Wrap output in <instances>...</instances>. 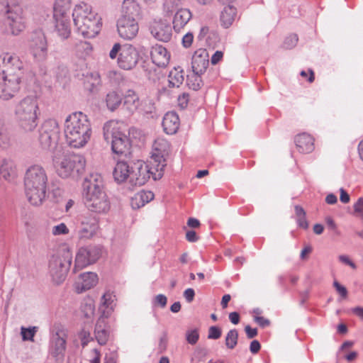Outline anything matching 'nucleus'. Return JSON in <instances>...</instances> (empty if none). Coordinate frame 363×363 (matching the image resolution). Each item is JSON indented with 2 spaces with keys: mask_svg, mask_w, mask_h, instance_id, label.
Here are the masks:
<instances>
[{
  "mask_svg": "<svg viewBox=\"0 0 363 363\" xmlns=\"http://www.w3.org/2000/svg\"><path fill=\"white\" fill-rule=\"evenodd\" d=\"M203 74H204V73H196V72L191 71V72L187 75L186 83L188 86L194 91L200 89L203 86L202 80Z\"/></svg>",
  "mask_w": 363,
  "mask_h": 363,
  "instance_id": "nucleus-40",
  "label": "nucleus"
},
{
  "mask_svg": "<svg viewBox=\"0 0 363 363\" xmlns=\"http://www.w3.org/2000/svg\"><path fill=\"white\" fill-rule=\"evenodd\" d=\"M338 259L341 262L350 266L353 269L357 268V265L349 258L348 256L342 255L338 257Z\"/></svg>",
  "mask_w": 363,
  "mask_h": 363,
  "instance_id": "nucleus-58",
  "label": "nucleus"
},
{
  "mask_svg": "<svg viewBox=\"0 0 363 363\" xmlns=\"http://www.w3.org/2000/svg\"><path fill=\"white\" fill-rule=\"evenodd\" d=\"M30 40L34 44L33 45H47L48 43L42 29L34 30L30 34Z\"/></svg>",
  "mask_w": 363,
  "mask_h": 363,
  "instance_id": "nucleus-41",
  "label": "nucleus"
},
{
  "mask_svg": "<svg viewBox=\"0 0 363 363\" xmlns=\"http://www.w3.org/2000/svg\"><path fill=\"white\" fill-rule=\"evenodd\" d=\"M196 40L200 45H216L220 42V37L216 30L203 26L201 28Z\"/></svg>",
  "mask_w": 363,
  "mask_h": 363,
  "instance_id": "nucleus-22",
  "label": "nucleus"
},
{
  "mask_svg": "<svg viewBox=\"0 0 363 363\" xmlns=\"http://www.w3.org/2000/svg\"><path fill=\"white\" fill-rule=\"evenodd\" d=\"M199 338V334L197 329L189 330L186 331V339L188 343L195 345Z\"/></svg>",
  "mask_w": 363,
  "mask_h": 363,
  "instance_id": "nucleus-48",
  "label": "nucleus"
},
{
  "mask_svg": "<svg viewBox=\"0 0 363 363\" xmlns=\"http://www.w3.org/2000/svg\"><path fill=\"white\" fill-rule=\"evenodd\" d=\"M64 131L66 142L70 147H83L91 135V123L85 114L75 112L67 117Z\"/></svg>",
  "mask_w": 363,
  "mask_h": 363,
  "instance_id": "nucleus-3",
  "label": "nucleus"
},
{
  "mask_svg": "<svg viewBox=\"0 0 363 363\" xmlns=\"http://www.w3.org/2000/svg\"><path fill=\"white\" fill-rule=\"evenodd\" d=\"M0 15L12 35H17L26 28V18L20 0H0Z\"/></svg>",
  "mask_w": 363,
  "mask_h": 363,
  "instance_id": "nucleus-7",
  "label": "nucleus"
},
{
  "mask_svg": "<svg viewBox=\"0 0 363 363\" xmlns=\"http://www.w3.org/2000/svg\"><path fill=\"white\" fill-rule=\"evenodd\" d=\"M101 255V249L99 246H88L79 250L74 267V272L81 269L96 262Z\"/></svg>",
  "mask_w": 363,
  "mask_h": 363,
  "instance_id": "nucleus-15",
  "label": "nucleus"
},
{
  "mask_svg": "<svg viewBox=\"0 0 363 363\" xmlns=\"http://www.w3.org/2000/svg\"><path fill=\"white\" fill-rule=\"evenodd\" d=\"M245 331L246 333L247 338L249 339H252L257 335V328H252L250 325H246L245 327Z\"/></svg>",
  "mask_w": 363,
  "mask_h": 363,
  "instance_id": "nucleus-61",
  "label": "nucleus"
},
{
  "mask_svg": "<svg viewBox=\"0 0 363 363\" xmlns=\"http://www.w3.org/2000/svg\"><path fill=\"white\" fill-rule=\"evenodd\" d=\"M298 35L295 33L290 34L287 36L284 40L285 45H296L298 43Z\"/></svg>",
  "mask_w": 363,
  "mask_h": 363,
  "instance_id": "nucleus-57",
  "label": "nucleus"
},
{
  "mask_svg": "<svg viewBox=\"0 0 363 363\" xmlns=\"http://www.w3.org/2000/svg\"><path fill=\"white\" fill-rule=\"evenodd\" d=\"M122 100L121 95L116 91H109L105 98L107 108L112 112L118 108L122 103Z\"/></svg>",
  "mask_w": 363,
  "mask_h": 363,
  "instance_id": "nucleus-39",
  "label": "nucleus"
},
{
  "mask_svg": "<svg viewBox=\"0 0 363 363\" xmlns=\"http://www.w3.org/2000/svg\"><path fill=\"white\" fill-rule=\"evenodd\" d=\"M138 59L139 53L135 47H122L118 57V64L121 68L130 70L135 67Z\"/></svg>",
  "mask_w": 363,
  "mask_h": 363,
  "instance_id": "nucleus-18",
  "label": "nucleus"
},
{
  "mask_svg": "<svg viewBox=\"0 0 363 363\" xmlns=\"http://www.w3.org/2000/svg\"><path fill=\"white\" fill-rule=\"evenodd\" d=\"M38 330V327L33 326L26 328L25 327H21V334L22 336V339L23 341L30 340L33 341V337Z\"/></svg>",
  "mask_w": 363,
  "mask_h": 363,
  "instance_id": "nucleus-45",
  "label": "nucleus"
},
{
  "mask_svg": "<svg viewBox=\"0 0 363 363\" xmlns=\"http://www.w3.org/2000/svg\"><path fill=\"white\" fill-rule=\"evenodd\" d=\"M191 67L192 72L205 73L209 65V55L203 48L196 50L192 55Z\"/></svg>",
  "mask_w": 363,
  "mask_h": 363,
  "instance_id": "nucleus-21",
  "label": "nucleus"
},
{
  "mask_svg": "<svg viewBox=\"0 0 363 363\" xmlns=\"http://www.w3.org/2000/svg\"><path fill=\"white\" fill-rule=\"evenodd\" d=\"M189 99V96L188 94L183 93L182 95L178 97V105L182 108H184L187 106L188 102Z\"/></svg>",
  "mask_w": 363,
  "mask_h": 363,
  "instance_id": "nucleus-55",
  "label": "nucleus"
},
{
  "mask_svg": "<svg viewBox=\"0 0 363 363\" xmlns=\"http://www.w3.org/2000/svg\"><path fill=\"white\" fill-rule=\"evenodd\" d=\"M23 68L16 55L5 52L0 55V99L9 100L19 91Z\"/></svg>",
  "mask_w": 363,
  "mask_h": 363,
  "instance_id": "nucleus-1",
  "label": "nucleus"
},
{
  "mask_svg": "<svg viewBox=\"0 0 363 363\" xmlns=\"http://www.w3.org/2000/svg\"><path fill=\"white\" fill-rule=\"evenodd\" d=\"M140 15V7L135 0H124L122 4L121 18L133 21H138Z\"/></svg>",
  "mask_w": 363,
  "mask_h": 363,
  "instance_id": "nucleus-23",
  "label": "nucleus"
},
{
  "mask_svg": "<svg viewBox=\"0 0 363 363\" xmlns=\"http://www.w3.org/2000/svg\"><path fill=\"white\" fill-rule=\"evenodd\" d=\"M33 50L34 57L38 60L46 58L48 50L46 47H34Z\"/></svg>",
  "mask_w": 363,
  "mask_h": 363,
  "instance_id": "nucleus-49",
  "label": "nucleus"
},
{
  "mask_svg": "<svg viewBox=\"0 0 363 363\" xmlns=\"http://www.w3.org/2000/svg\"><path fill=\"white\" fill-rule=\"evenodd\" d=\"M38 141L42 149L55 153H61L62 147L58 145L60 128L55 119L45 120L39 130Z\"/></svg>",
  "mask_w": 363,
  "mask_h": 363,
  "instance_id": "nucleus-9",
  "label": "nucleus"
},
{
  "mask_svg": "<svg viewBox=\"0 0 363 363\" xmlns=\"http://www.w3.org/2000/svg\"><path fill=\"white\" fill-rule=\"evenodd\" d=\"M79 337L81 340L82 345L84 347L89 342L92 338L91 337V334L89 331L85 330L83 329L79 333Z\"/></svg>",
  "mask_w": 363,
  "mask_h": 363,
  "instance_id": "nucleus-53",
  "label": "nucleus"
},
{
  "mask_svg": "<svg viewBox=\"0 0 363 363\" xmlns=\"http://www.w3.org/2000/svg\"><path fill=\"white\" fill-rule=\"evenodd\" d=\"M238 332L236 329L230 330L225 338V345L229 350H233L238 345Z\"/></svg>",
  "mask_w": 363,
  "mask_h": 363,
  "instance_id": "nucleus-43",
  "label": "nucleus"
},
{
  "mask_svg": "<svg viewBox=\"0 0 363 363\" xmlns=\"http://www.w3.org/2000/svg\"><path fill=\"white\" fill-rule=\"evenodd\" d=\"M163 174L156 169L152 170V164H145L142 161H138L131 166V174L130 183L135 186H142L152 176L154 180L162 178Z\"/></svg>",
  "mask_w": 363,
  "mask_h": 363,
  "instance_id": "nucleus-13",
  "label": "nucleus"
},
{
  "mask_svg": "<svg viewBox=\"0 0 363 363\" xmlns=\"http://www.w3.org/2000/svg\"><path fill=\"white\" fill-rule=\"evenodd\" d=\"M114 304L111 294L105 293L101 298V303L99 306L100 317L108 318L113 311Z\"/></svg>",
  "mask_w": 363,
  "mask_h": 363,
  "instance_id": "nucleus-36",
  "label": "nucleus"
},
{
  "mask_svg": "<svg viewBox=\"0 0 363 363\" xmlns=\"http://www.w3.org/2000/svg\"><path fill=\"white\" fill-rule=\"evenodd\" d=\"M167 298L163 294H158L155 297V304L160 306L162 308H164L167 305Z\"/></svg>",
  "mask_w": 363,
  "mask_h": 363,
  "instance_id": "nucleus-56",
  "label": "nucleus"
},
{
  "mask_svg": "<svg viewBox=\"0 0 363 363\" xmlns=\"http://www.w3.org/2000/svg\"><path fill=\"white\" fill-rule=\"evenodd\" d=\"M195 296V291L193 289L189 288L184 291V297L188 303L193 301Z\"/></svg>",
  "mask_w": 363,
  "mask_h": 363,
  "instance_id": "nucleus-59",
  "label": "nucleus"
},
{
  "mask_svg": "<svg viewBox=\"0 0 363 363\" xmlns=\"http://www.w3.org/2000/svg\"><path fill=\"white\" fill-rule=\"evenodd\" d=\"M295 143L300 152L309 153L314 150V140L308 134L298 135L295 138Z\"/></svg>",
  "mask_w": 363,
  "mask_h": 363,
  "instance_id": "nucleus-28",
  "label": "nucleus"
},
{
  "mask_svg": "<svg viewBox=\"0 0 363 363\" xmlns=\"http://www.w3.org/2000/svg\"><path fill=\"white\" fill-rule=\"evenodd\" d=\"M152 147L150 161L152 164V170L156 169L163 174L167 165L166 159L169 156L170 145L167 140L157 138L155 140Z\"/></svg>",
  "mask_w": 363,
  "mask_h": 363,
  "instance_id": "nucleus-14",
  "label": "nucleus"
},
{
  "mask_svg": "<svg viewBox=\"0 0 363 363\" xmlns=\"http://www.w3.org/2000/svg\"><path fill=\"white\" fill-rule=\"evenodd\" d=\"M181 0H164L163 3L164 12L167 15H171L174 12L176 13L182 9Z\"/></svg>",
  "mask_w": 363,
  "mask_h": 363,
  "instance_id": "nucleus-42",
  "label": "nucleus"
},
{
  "mask_svg": "<svg viewBox=\"0 0 363 363\" xmlns=\"http://www.w3.org/2000/svg\"><path fill=\"white\" fill-rule=\"evenodd\" d=\"M104 317H99L95 325V337L99 345H106L109 337V333L106 329V322Z\"/></svg>",
  "mask_w": 363,
  "mask_h": 363,
  "instance_id": "nucleus-32",
  "label": "nucleus"
},
{
  "mask_svg": "<svg viewBox=\"0 0 363 363\" xmlns=\"http://www.w3.org/2000/svg\"><path fill=\"white\" fill-rule=\"evenodd\" d=\"M84 88L91 94H95L99 91L101 85L100 75L98 72H88L84 77Z\"/></svg>",
  "mask_w": 363,
  "mask_h": 363,
  "instance_id": "nucleus-31",
  "label": "nucleus"
},
{
  "mask_svg": "<svg viewBox=\"0 0 363 363\" xmlns=\"http://www.w3.org/2000/svg\"><path fill=\"white\" fill-rule=\"evenodd\" d=\"M193 40L194 35L193 33L190 32L185 34L182 39L183 45H191Z\"/></svg>",
  "mask_w": 363,
  "mask_h": 363,
  "instance_id": "nucleus-60",
  "label": "nucleus"
},
{
  "mask_svg": "<svg viewBox=\"0 0 363 363\" xmlns=\"http://www.w3.org/2000/svg\"><path fill=\"white\" fill-rule=\"evenodd\" d=\"M98 281L96 274L94 272H86L80 274L79 280L76 283V290L82 293L94 287Z\"/></svg>",
  "mask_w": 363,
  "mask_h": 363,
  "instance_id": "nucleus-25",
  "label": "nucleus"
},
{
  "mask_svg": "<svg viewBox=\"0 0 363 363\" xmlns=\"http://www.w3.org/2000/svg\"><path fill=\"white\" fill-rule=\"evenodd\" d=\"M143 72L145 76L150 81L155 82L161 78L162 73L161 69L158 67H155L154 65L150 63L144 62L142 66Z\"/></svg>",
  "mask_w": 363,
  "mask_h": 363,
  "instance_id": "nucleus-38",
  "label": "nucleus"
},
{
  "mask_svg": "<svg viewBox=\"0 0 363 363\" xmlns=\"http://www.w3.org/2000/svg\"><path fill=\"white\" fill-rule=\"evenodd\" d=\"M83 201L86 209L94 213L105 214L111 208L108 196L105 191L101 174H91L84 179Z\"/></svg>",
  "mask_w": 363,
  "mask_h": 363,
  "instance_id": "nucleus-2",
  "label": "nucleus"
},
{
  "mask_svg": "<svg viewBox=\"0 0 363 363\" xmlns=\"http://www.w3.org/2000/svg\"><path fill=\"white\" fill-rule=\"evenodd\" d=\"M179 118L175 112H167L162 120L164 131L168 135H172L177 132L179 127Z\"/></svg>",
  "mask_w": 363,
  "mask_h": 363,
  "instance_id": "nucleus-27",
  "label": "nucleus"
},
{
  "mask_svg": "<svg viewBox=\"0 0 363 363\" xmlns=\"http://www.w3.org/2000/svg\"><path fill=\"white\" fill-rule=\"evenodd\" d=\"M333 286L342 298H346L347 297V290L345 286L340 284L337 281L333 282Z\"/></svg>",
  "mask_w": 363,
  "mask_h": 363,
  "instance_id": "nucleus-54",
  "label": "nucleus"
},
{
  "mask_svg": "<svg viewBox=\"0 0 363 363\" xmlns=\"http://www.w3.org/2000/svg\"><path fill=\"white\" fill-rule=\"evenodd\" d=\"M77 30L84 38H94L100 30V23L91 6L82 2L75 6L72 13Z\"/></svg>",
  "mask_w": 363,
  "mask_h": 363,
  "instance_id": "nucleus-6",
  "label": "nucleus"
},
{
  "mask_svg": "<svg viewBox=\"0 0 363 363\" xmlns=\"http://www.w3.org/2000/svg\"><path fill=\"white\" fill-rule=\"evenodd\" d=\"M72 259V253L68 247H63L52 256L49 262V272L56 284H60L65 280Z\"/></svg>",
  "mask_w": 363,
  "mask_h": 363,
  "instance_id": "nucleus-11",
  "label": "nucleus"
},
{
  "mask_svg": "<svg viewBox=\"0 0 363 363\" xmlns=\"http://www.w3.org/2000/svg\"><path fill=\"white\" fill-rule=\"evenodd\" d=\"M131 167L125 162H117L113 174L116 182L122 183L126 179L130 180Z\"/></svg>",
  "mask_w": 363,
  "mask_h": 363,
  "instance_id": "nucleus-33",
  "label": "nucleus"
},
{
  "mask_svg": "<svg viewBox=\"0 0 363 363\" xmlns=\"http://www.w3.org/2000/svg\"><path fill=\"white\" fill-rule=\"evenodd\" d=\"M261 348V345L258 340H252L250 345V350L252 354H257Z\"/></svg>",
  "mask_w": 363,
  "mask_h": 363,
  "instance_id": "nucleus-62",
  "label": "nucleus"
},
{
  "mask_svg": "<svg viewBox=\"0 0 363 363\" xmlns=\"http://www.w3.org/2000/svg\"><path fill=\"white\" fill-rule=\"evenodd\" d=\"M151 35L158 41L168 43L172 35V26L167 20H155L150 26Z\"/></svg>",
  "mask_w": 363,
  "mask_h": 363,
  "instance_id": "nucleus-17",
  "label": "nucleus"
},
{
  "mask_svg": "<svg viewBox=\"0 0 363 363\" xmlns=\"http://www.w3.org/2000/svg\"><path fill=\"white\" fill-rule=\"evenodd\" d=\"M117 30L119 35L126 40L133 39L138 33L139 26L138 21L120 18L117 22Z\"/></svg>",
  "mask_w": 363,
  "mask_h": 363,
  "instance_id": "nucleus-20",
  "label": "nucleus"
},
{
  "mask_svg": "<svg viewBox=\"0 0 363 363\" xmlns=\"http://www.w3.org/2000/svg\"><path fill=\"white\" fill-rule=\"evenodd\" d=\"M70 0H55L53 7V18L55 21V32L62 40L70 35L69 15Z\"/></svg>",
  "mask_w": 363,
  "mask_h": 363,
  "instance_id": "nucleus-12",
  "label": "nucleus"
},
{
  "mask_svg": "<svg viewBox=\"0 0 363 363\" xmlns=\"http://www.w3.org/2000/svg\"><path fill=\"white\" fill-rule=\"evenodd\" d=\"M192 14L189 9L182 8L174 15L173 28L176 31L180 30L191 18Z\"/></svg>",
  "mask_w": 363,
  "mask_h": 363,
  "instance_id": "nucleus-29",
  "label": "nucleus"
},
{
  "mask_svg": "<svg viewBox=\"0 0 363 363\" xmlns=\"http://www.w3.org/2000/svg\"><path fill=\"white\" fill-rule=\"evenodd\" d=\"M186 238L191 242H196L199 240V237L194 230H188L186 233Z\"/></svg>",
  "mask_w": 363,
  "mask_h": 363,
  "instance_id": "nucleus-64",
  "label": "nucleus"
},
{
  "mask_svg": "<svg viewBox=\"0 0 363 363\" xmlns=\"http://www.w3.org/2000/svg\"><path fill=\"white\" fill-rule=\"evenodd\" d=\"M123 108L129 114H133L139 107L140 99L138 95L133 90H128L123 98Z\"/></svg>",
  "mask_w": 363,
  "mask_h": 363,
  "instance_id": "nucleus-30",
  "label": "nucleus"
},
{
  "mask_svg": "<svg viewBox=\"0 0 363 363\" xmlns=\"http://www.w3.org/2000/svg\"><path fill=\"white\" fill-rule=\"evenodd\" d=\"M153 198L154 194L152 191H141L135 194V199L143 200L145 204L152 201Z\"/></svg>",
  "mask_w": 363,
  "mask_h": 363,
  "instance_id": "nucleus-47",
  "label": "nucleus"
},
{
  "mask_svg": "<svg viewBox=\"0 0 363 363\" xmlns=\"http://www.w3.org/2000/svg\"><path fill=\"white\" fill-rule=\"evenodd\" d=\"M237 13L236 8L232 5H227L221 11L220 21L222 26L225 28L230 27L235 21Z\"/></svg>",
  "mask_w": 363,
  "mask_h": 363,
  "instance_id": "nucleus-35",
  "label": "nucleus"
},
{
  "mask_svg": "<svg viewBox=\"0 0 363 363\" xmlns=\"http://www.w3.org/2000/svg\"><path fill=\"white\" fill-rule=\"evenodd\" d=\"M103 132L105 140L111 143L114 154L126 156L130 153L131 143L123 130L122 123L109 121L104 124Z\"/></svg>",
  "mask_w": 363,
  "mask_h": 363,
  "instance_id": "nucleus-8",
  "label": "nucleus"
},
{
  "mask_svg": "<svg viewBox=\"0 0 363 363\" xmlns=\"http://www.w3.org/2000/svg\"><path fill=\"white\" fill-rule=\"evenodd\" d=\"M48 177L40 165L30 167L25 175L24 185L28 201L33 206H40L46 196Z\"/></svg>",
  "mask_w": 363,
  "mask_h": 363,
  "instance_id": "nucleus-4",
  "label": "nucleus"
},
{
  "mask_svg": "<svg viewBox=\"0 0 363 363\" xmlns=\"http://www.w3.org/2000/svg\"><path fill=\"white\" fill-rule=\"evenodd\" d=\"M0 176L7 181H11L16 177V165L13 160L3 159L0 162Z\"/></svg>",
  "mask_w": 363,
  "mask_h": 363,
  "instance_id": "nucleus-34",
  "label": "nucleus"
},
{
  "mask_svg": "<svg viewBox=\"0 0 363 363\" xmlns=\"http://www.w3.org/2000/svg\"><path fill=\"white\" fill-rule=\"evenodd\" d=\"M12 129L0 118V147L8 149L14 143Z\"/></svg>",
  "mask_w": 363,
  "mask_h": 363,
  "instance_id": "nucleus-26",
  "label": "nucleus"
},
{
  "mask_svg": "<svg viewBox=\"0 0 363 363\" xmlns=\"http://www.w3.org/2000/svg\"><path fill=\"white\" fill-rule=\"evenodd\" d=\"M223 57V52L222 51H216L211 57V64H218Z\"/></svg>",
  "mask_w": 363,
  "mask_h": 363,
  "instance_id": "nucleus-63",
  "label": "nucleus"
},
{
  "mask_svg": "<svg viewBox=\"0 0 363 363\" xmlns=\"http://www.w3.org/2000/svg\"><path fill=\"white\" fill-rule=\"evenodd\" d=\"M61 153H55L52 160L58 175L62 178L77 177L83 173L86 161L83 156L74 155L65 156L60 160Z\"/></svg>",
  "mask_w": 363,
  "mask_h": 363,
  "instance_id": "nucleus-10",
  "label": "nucleus"
},
{
  "mask_svg": "<svg viewBox=\"0 0 363 363\" xmlns=\"http://www.w3.org/2000/svg\"><path fill=\"white\" fill-rule=\"evenodd\" d=\"M184 80V70L180 67H174L169 73L168 82L170 87H179Z\"/></svg>",
  "mask_w": 363,
  "mask_h": 363,
  "instance_id": "nucleus-37",
  "label": "nucleus"
},
{
  "mask_svg": "<svg viewBox=\"0 0 363 363\" xmlns=\"http://www.w3.org/2000/svg\"><path fill=\"white\" fill-rule=\"evenodd\" d=\"M14 114L19 128L23 132L34 131L40 116L37 97L28 96L21 99L15 107Z\"/></svg>",
  "mask_w": 363,
  "mask_h": 363,
  "instance_id": "nucleus-5",
  "label": "nucleus"
},
{
  "mask_svg": "<svg viewBox=\"0 0 363 363\" xmlns=\"http://www.w3.org/2000/svg\"><path fill=\"white\" fill-rule=\"evenodd\" d=\"M82 311L86 318L91 317L94 313V306L92 303H86L82 306Z\"/></svg>",
  "mask_w": 363,
  "mask_h": 363,
  "instance_id": "nucleus-52",
  "label": "nucleus"
},
{
  "mask_svg": "<svg viewBox=\"0 0 363 363\" xmlns=\"http://www.w3.org/2000/svg\"><path fill=\"white\" fill-rule=\"evenodd\" d=\"M67 337V333L63 329H58L52 335L49 352L57 361L63 360L66 350Z\"/></svg>",
  "mask_w": 363,
  "mask_h": 363,
  "instance_id": "nucleus-16",
  "label": "nucleus"
},
{
  "mask_svg": "<svg viewBox=\"0 0 363 363\" xmlns=\"http://www.w3.org/2000/svg\"><path fill=\"white\" fill-rule=\"evenodd\" d=\"M69 230L64 223L54 225L52 228V234L55 236L67 235Z\"/></svg>",
  "mask_w": 363,
  "mask_h": 363,
  "instance_id": "nucleus-46",
  "label": "nucleus"
},
{
  "mask_svg": "<svg viewBox=\"0 0 363 363\" xmlns=\"http://www.w3.org/2000/svg\"><path fill=\"white\" fill-rule=\"evenodd\" d=\"M294 209L296 218L298 226L303 229H307L308 227V223L306 217V211L301 206L298 205L295 206Z\"/></svg>",
  "mask_w": 363,
  "mask_h": 363,
  "instance_id": "nucleus-44",
  "label": "nucleus"
},
{
  "mask_svg": "<svg viewBox=\"0 0 363 363\" xmlns=\"http://www.w3.org/2000/svg\"><path fill=\"white\" fill-rule=\"evenodd\" d=\"M98 228V220L96 217L84 216L81 219L77 230L78 238L80 240L90 239L96 234Z\"/></svg>",
  "mask_w": 363,
  "mask_h": 363,
  "instance_id": "nucleus-19",
  "label": "nucleus"
},
{
  "mask_svg": "<svg viewBox=\"0 0 363 363\" xmlns=\"http://www.w3.org/2000/svg\"><path fill=\"white\" fill-rule=\"evenodd\" d=\"M150 55L152 63L159 67H167L171 57L166 47H152Z\"/></svg>",
  "mask_w": 363,
  "mask_h": 363,
  "instance_id": "nucleus-24",
  "label": "nucleus"
},
{
  "mask_svg": "<svg viewBox=\"0 0 363 363\" xmlns=\"http://www.w3.org/2000/svg\"><path fill=\"white\" fill-rule=\"evenodd\" d=\"M222 330L218 326H211L208 328V338L211 340H218L220 337Z\"/></svg>",
  "mask_w": 363,
  "mask_h": 363,
  "instance_id": "nucleus-50",
  "label": "nucleus"
},
{
  "mask_svg": "<svg viewBox=\"0 0 363 363\" xmlns=\"http://www.w3.org/2000/svg\"><path fill=\"white\" fill-rule=\"evenodd\" d=\"M354 212L355 216H360L363 213V197H360L353 205Z\"/></svg>",
  "mask_w": 363,
  "mask_h": 363,
  "instance_id": "nucleus-51",
  "label": "nucleus"
}]
</instances>
